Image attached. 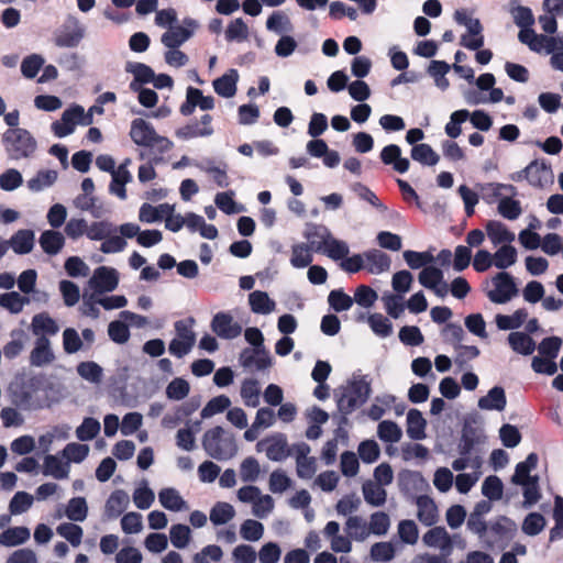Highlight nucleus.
Wrapping results in <instances>:
<instances>
[{
    "mask_svg": "<svg viewBox=\"0 0 563 563\" xmlns=\"http://www.w3.org/2000/svg\"><path fill=\"white\" fill-rule=\"evenodd\" d=\"M454 20L467 27L468 33L462 35L461 45L468 49H478L484 45L483 25L478 19H472L464 10H456Z\"/></svg>",
    "mask_w": 563,
    "mask_h": 563,
    "instance_id": "obj_5",
    "label": "nucleus"
},
{
    "mask_svg": "<svg viewBox=\"0 0 563 563\" xmlns=\"http://www.w3.org/2000/svg\"><path fill=\"white\" fill-rule=\"evenodd\" d=\"M528 318V311L525 308L517 309L511 316L497 314L495 318L496 325L499 330H514L522 325Z\"/></svg>",
    "mask_w": 563,
    "mask_h": 563,
    "instance_id": "obj_32",
    "label": "nucleus"
},
{
    "mask_svg": "<svg viewBox=\"0 0 563 563\" xmlns=\"http://www.w3.org/2000/svg\"><path fill=\"white\" fill-rule=\"evenodd\" d=\"M507 405L505 390L500 386H495L487 393L486 396L478 399V407L483 410H498L501 411Z\"/></svg>",
    "mask_w": 563,
    "mask_h": 563,
    "instance_id": "obj_22",
    "label": "nucleus"
},
{
    "mask_svg": "<svg viewBox=\"0 0 563 563\" xmlns=\"http://www.w3.org/2000/svg\"><path fill=\"white\" fill-rule=\"evenodd\" d=\"M130 137L136 145L156 148L161 154L173 147V142L168 137L158 135L154 126L142 118L131 122Z\"/></svg>",
    "mask_w": 563,
    "mask_h": 563,
    "instance_id": "obj_3",
    "label": "nucleus"
},
{
    "mask_svg": "<svg viewBox=\"0 0 563 563\" xmlns=\"http://www.w3.org/2000/svg\"><path fill=\"white\" fill-rule=\"evenodd\" d=\"M55 356L51 349V343L47 336H38L35 341V346L30 354V362L34 366H44L54 361Z\"/></svg>",
    "mask_w": 563,
    "mask_h": 563,
    "instance_id": "obj_17",
    "label": "nucleus"
},
{
    "mask_svg": "<svg viewBox=\"0 0 563 563\" xmlns=\"http://www.w3.org/2000/svg\"><path fill=\"white\" fill-rule=\"evenodd\" d=\"M241 536L247 541H257L263 537L264 526L253 519H247L241 525Z\"/></svg>",
    "mask_w": 563,
    "mask_h": 563,
    "instance_id": "obj_63",
    "label": "nucleus"
},
{
    "mask_svg": "<svg viewBox=\"0 0 563 563\" xmlns=\"http://www.w3.org/2000/svg\"><path fill=\"white\" fill-rule=\"evenodd\" d=\"M311 251L312 249L305 243H298L292 245L290 257L291 265L296 268H303L309 266L313 261Z\"/></svg>",
    "mask_w": 563,
    "mask_h": 563,
    "instance_id": "obj_40",
    "label": "nucleus"
},
{
    "mask_svg": "<svg viewBox=\"0 0 563 563\" xmlns=\"http://www.w3.org/2000/svg\"><path fill=\"white\" fill-rule=\"evenodd\" d=\"M305 238L309 242V246L314 252H320L331 238L329 229L321 224H308L305 231Z\"/></svg>",
    "mask_w": 563,
    "mask_h": 563,
    "instance_id": "obj_18",
    "label": "nucleus"
},
{
    "mask_svg": "<svg viewBox=\"0 0 563 563\" xmlns=\"http://www.w3.org/2000/svg\"><path fill=\"white\" fill-rule=\"evenodd\" d=\"M504 485L496 475L487 476L482 485V494L489 500H499L503 497Z\"/></svg>",
    "mask_w": 563,
    "mask_h": 563,
    "instance_id": "obj_51",
    "label": "nucleus"
},
{
    "mask_svg": "<svg viewBox=\"0 0 563 563\" xmlns=\"http://www.w3.org/2000/svg\"><path fill=\"white\" fill-rule=\"evenodd\" d=\"M129 163L130 159H125V162L120 164L117 170L111 174L112 180L109 186L110 192L122 200L126 199L125 185L132 180V175L126 167Z\"/></svg>",
    "mask_w": 563,
    "mask_h": 563,
    "instance_id": "obj_16",
    "label": "nucleus"
},
{
    "mask_svg": "<svg viewBox=\"0 0 563 563\" xmlns=\"http://www.w3.org/2000/svg\"><path fill=\"white\" fill-rule=\"evenodd\" d=\"M30 539V530L26 527L8 528L0 534V543L4 547L23 544Z\"/></svg>",
    "mask_w": 563,
    "mask_h": 563,
    "instance_id": "obj_35",
    "label": "nucleus"
},
{
    "mask_svg": "<svg viewBox=\"0 0 563 563\" xmlns=\"http://www.w3.org/2000/svg\"><path fill=\"white\" fill-rule=\"evenodd\" d=\"M261 389L258 382L253 378L245 379L241 386V397L247 407H257L260 405Z\"/></svg>",
    "mask_w": 563,
    "mask_h": 563,
    "instance_id": "obj_42",
    "label": "nucleus"
},
{
    "mask_svg": "<svg viewBox=\"0 0 563 563\" xmlns=\"http://www.w3.org/2000/svg\"><path fill=\"white\" fill-rule=\"evenodd\" d=\"M486 232L495 245L510 243L515 240V234L504 223L496 220H490L486 223Z\"/></svg>",
    "mask_w": 563,
    "mask_h": 563,
    "instance_id": "obj_29",
    "label": "nucleus"
},
{
    "mask_svg": "<svg viewBox=\"0 0 563 563\" xmlns=\"http://www.w3.org/2000/svg\"><path fill=\"white\" fill-rule=\"evenodd\" d=\"M88 514V506L84 497H73L66 507L65 515L73 521H84Z\"/></svg>",
    "mask_w": 563,
    "mask_h": 563,
    "instance_id": "obj_45",
    "label": "nucleus"
},
{
    "mask_svg": "<svg viewBox=\"0 0 563 563\" xmlns=\"http://www.w3.org/2000/svg\"><path fill=\"white\" fill-rule=\"evenodd\" d=\"M545 518L540 512H530L526 516L521 529L527 536H537L545 527Z\"/></svg>",
    "mask_w": 563,
    "mask_h": 563,
    "instance_id": "obj_52",
    "label": "nucleus"
},
{
    "mask_svg": "<svg viewBox=\"0 0 563 563\" xmlns=\"http://www.w3.org/2000/svg\"><path fill=\"white\" fill-rule=\"evenodd\" d=\"M230 405L231 400L228 396L219 395L207 402V405L201 410L200 416L202 419L210 418L217 413L223 412L230 407Z\"/></svg>",
    "mask_w": 563,
    "mask_h": 563,
    "instance_id": "obj_50",
    "label": "nucleus"
},
{
    "mask_svg": "<svg viewBox=\"0 0 563 563\" xmlns=\"http://www.w3.org/2000/svg\"><path fill=\"white\" fill-rule=\"evenodd\" d=\"M369 394L371 385L365 377L350 380L346 386L340 389V394H336V404L338 409L343 413L344 421H346L345 416L367 401Z\"/></svg>",
    "mask_w": 563,
    "mask_h": 563,
    "instance_id": "obj_1",
    "label": "nucleus"
},
{
    "mask_svg": "<svg viewBox=\"0 0 563 563\" xmlns=\"http://www.w3.org/2000/svg\"><path fill=\"white\" fill-rule=\"evenodd\" d=\"M199 408V402L189 400L177 406L173 413H166L162 419V426L166 429H173L190 417Z\"/></svg>",
    "mask_w": 563,
    "mask_h": 563,
    "instance_id": "obj_15",
    "label": "nucleus"
},
{
    "mask_svg": "<svg viewBox=\"0 0 563 563\" xmlns=\"http://www.w3.org/2000/svg\"><path fill=\"white\" fill-rule=\"evenodd\" d=\"M29 302V298L21 296L16 291H10L0 295V306L12 313H20L23 306Z\"/></svg>",
    "mask_w": 563,
    "mask_h": 563,
    "instance_id": "obj_49",
    "label": "nucleus"
},
{
    "mask_svg": "<svg viewBox=\"0 0 563 563\" xmlns=\"http://www.w3.org/2000/svg\"><path fill=\"white\" fill-rule=\"evenodd\" d=\"M211 330L221 339L232 340L242 332L240 323L233 320L229 312H218L211 320Z\"/></svg>",
    "mask_w": 563,
    "mask_h": 563,
    "instance_id": "obj_8",
    "label": "nucleus"
},
{
    "mask_svg": "<svg viewBox=\"0 0 563 563\" xmlns=\"http://www.w3.org/2000/svg\"><path fill=\"white\" fill-rule=\"evenodd\" d=\"M418 279L423 287L435 288L443 279V272L435 266H426L419 273Z\"/></svg>",
    "mask_w": 563,
    "mask_h": 563,
    "instance_id": "obj_55",
    "label": "nucleus"
},
{
    "mask_svg": "<svg viewBox=\"0 0 563 563\" xmlns=\"http://www.w3.org/2000/svg\"><path fill=\"white\" fill-rule=\"evenodd\" d=\"M427 421L418 409H410L407 413V434L411 440H423Z\"/></svg>",
    "mask_w": 563,
    "mask_h": 563,
    "instance_id": "obj_25",
    "label": "nucleus"
},
{
    "mask_svg": "<svg viewBox=\"0 0 563 563\" xmlns=\"http://www.w3.org/2000/svg\"><path fill=\"white\" fill-rule=\"evenodd\" d=\"M2 144L10 159H22L33 155L36 140L26 129H8L2 134Z\"/></svg>",
    "mask_w": 563,
    "mask_h": 563,
    "instance_id": "obj_4",
    "label": "nucleus"
},
{
    "mask_svg": "<svg viewBox=\"0 0 563 563\" xmlns=\"http://www.w3.org/2000/svg\"><path fill=\"white\" fill-rule=\"evenodd\" d=\"M508 343L514 352L521 355H531L536 350L534 340L525 332H511L508 335Z\"/></svg>",
    "mask_w": 563,
    "mask_h": 563,
    "instance_id": "obj_26",
    "label": "nucleus"
},
{
    "mask_svg": "<svg viewBox=\"0 0 563 563\" xmlns=\"http://www.w3.org/2000/svg\"><path fill=\"white\" fill-rule=\"evenodd\" d=\"M129 496L122 489L114 490L106 503V514L110 518L119 517L128 507Z\"/></svg>",
    "mask_w": 563,
    "mask_h": 563,
    "instance_id": "obj_30",
    "label": "nucleus"
},
{
    "mask_svg": "<svg viewBox=\"0 0 563 563\" xmlns=\"http://www.w3.org/2000/svg\"><path fill=\"white\" fill-rule=\"evenodd\" d=\"M249 303L254 313L267 314L274 311L276 303L267 292L255 290L249 295Z\"/></svg>",
    "mask_w": 563,
    "mask_h": 563,
    "instance_id": "obj_28",
    "label": "nucleus"
},
{
    "mask_svg": "<svg viewBox=\"0 0 563 563\" xmlns=\"http://www.w3.org/2000/svg\"><path fill=\"white\" fill-rule=\"evenodd\" d=\"M31 330L34 335L46 336L55 335L59 327L47 312H40L32 318Z\"/></svg>",
    "mask_w": 563,
    "mask_h": 563,
    "instance_id": "obj_20",
    "label": "nucleus"
},
{
    "mask_svg": "<svg viewBox=\"0 0 563 563\" xmlns=\"http://www.w3.org/2000/svg\"><path fill=\"white\" fill-rule=\"evenodd\" d=\"M206 453L218 461L229 460L236 453V443L232 435H227L220 426L207 430L202 438Z\"/></svg>",
    "mask_w": 563,
    "mask_h": 563,
    "instance_id": "obj_2",
    "label": "nucleus"
},
{
    "mask_svg": "<svg viewBox=\"0 0 563 563\" xmlns=\"http://www.w3.org/2000/svg\"><path fill=\"white\" fill-rule=\"evenodd\" d=\"M368 324L372 331L380 338H387L393 333L390 320L382 313L375 312L371 314L368 317Z\"/></svg>",
    "mask_w": 563,
    "mask_h": 563,
    "instance_id": "obj_47",
    "label": "nucleus"
},
{
    "mask_svg": "<svg viewBox=\"0 0 563 563\" xmlns=\"http://www.w3.org/2000/svg\"><path fill=\"white\" fill-rule=\"evenodd\" d=\"M517 531L516 522L506 517L499 516L495 521L490 522L487 530V539L485 540L487 548L493 549L496 544L510 541Z\"/></svg>",
    "mask_w": 563,
    "mask_h": 563,
    "instance_id": "obj_6",
    "label": "nucleus"
},
{
    "mask_svg": "<svg viewBox=\"0 0 563 563\" xmlns=\"http://www.w3.org/2000/svg\"><path fill=\"white\" fill-rule=\"evenodd\" d=\"M100 431V423L97 419L87 417L76 430V435L80 441H90L97 437Z\"/></svg>",
    "mask_w": 563,
    "mask_h": 563,
    "instance_id": "obj_59",
    "label": "nucleus"
},
{
    "mask_svg": "<svg viewBox=\"0 0 563 563\" xmlns=\"http://www.w3.org/2000/svg\"><path fill=\"white\" fill-rule=\"evenodd\" d=\"M235 516L232 505L224 501H218L210 510V520L214 526L229 522Z\"/></svg>",
    "mask_w": 563,
    "mask_h": 563,
    "instance_id": "obj_43",
    "label": "nucleus"
},
{
    "mask_svg": "<svg viewBox=\"0 0 563 563\" xmlns=\"http://www.w3.org/2000/svg\"><path fill=\"white\" fill-rule=\"evenodd\" d=\"M240 363L243 367L255 366L256 369H266L272 365V357L265 347L244 349L240 354Z\"/></svg>",
    "mask_w": 563,
    "mask_h": 563,
    "instance_id": "obj_13",
    "label": "nucleus"
},
{
    "mask_svg": "<svg viewBox=\"0 0 563 563\" xmlns=\"http://www.w3.org/2000/svg\"><path fill=\"white\" fill-rule=\"evenodd\" d=\"M495 289L487 292V297L494 303H506L518 295V288L514 277L507 272L497 273L493 278Z\"/></svg>",
    "mask_w": 563,
    "mask_h": 563,
    "instance_id": "obj_7",
    "label": "nucleus"
},
{
    "mask_svg": "<svg viewBox=\"0 0 563 563\" xmlns=\"http://www.w3.org/2000/svg\"><path fill=\"white\" fill-rule=\"evenodd\" d=\"M345 530L356 541H364L371 534L368 525L360 516H350L345 522Z\"/></svg>",
    "mask_w": 563,
    "mask_h": 563,
    "instance_id": "obj_33",
    "label": "nucleus"
},
{
    "mask_svg": "<svg viewBox=\"0 0 563 563\" xmlns=\"http://www.w3.org/2000/svg\"><path fill=\"white\" fill-rule=\"evenodd\" d=\"M189 383L180 377L174 378L166 387V396L173 400H181L189 394Z\"/></svg>",
    "mask_w": 563,
    "mask_h": 563,
    "instance_id": "obj_61",
    "label": "nucleus"
},
{
    "mask_svg": "<svg viewBox=\"0 0 563 563\" xmlns=\"http://www.w3.org/2000/svg\"><path fill=\"white\" fill-rule=\"evenodd\" d=\"M377 435L384 442L394 443L401 439L402 431L396 422L384 420L378 424Z\"/></svg>",
    "mask_w": 563,
    "mask_h": 563,
    "instance_id": "obj_46",
    "label": "nucleus"
},
{
    "mask_svg": "<svg viewBox=\"0 0 563 563\" xmlns=\"http://www.w3.org/2000/svg\"><path fill=\"white\" fill-rule=\"evenodd\" d=\"M330 307L336 311L342 312L349 310L353 305V298L345 294L342 289L331 290L328 296Z\"/></svg>",
    "mask_w": 563,
    "mask_h": 563,
    "instance_id": "obj_57",
    "label": "nucleus"
},
{
    "mask_svg": "<svg viewBox=\"0 0 563 563\" xmlns=\"http://www.w3.org/2000/svg\"><path fill=\"white\" fill-rule=\"evenodd\" d=\"M497 209L499 214L508 220L518 219L522 212L520 201L511 197L500 198Z\"/></svg>",
    "mask_w": 563,
    "mask_h": 563,
    "instance_id": "obj_48",
    "label": "nucleus"
},
{
    "mask_svg": "<svg viewBox=\"0 0 563 563\" xmlns=\"http://www.w3.org/2000/svg\"><path fill=\"white\" fill-rule=\"evenodd\" d=\"M292 450L295 451L294 455L296 456V471L298 477L305 479L311 478L317 471V466L316 459L308 457V454L310 453V446L307 443L301 442L294 444Z\"/></svg>",
    "mask_w": 563,
    "mask_h": 563,
    "instance_id": "obj_12",
    "label": "nucleus"
},
{
    "mask_svg": "<svg viewBox=\"0 0 563 563\" xmlns=\"http://www.w3.org/2000/svg\"><path fill=\"white\" fill-rule=\"evenodd\" d=\"M364 499L374 507L383 506L386 501L387 493L382 485L367 481L362 487Z\"/></svg>",
    "mask_w": 563,
    "mask_h": 563,
    "instance_id": "obj_34",
    "label": "nucleus"
},
{
    "mask_svg": "<svg viewBox=\"0 0 563 563\" xmlns=\"http://www.w3.org/2000/svg\"><path fill=\"white\" fill-rule=\"evenodd\" d=\"M239 79V74L236 69H230L227 74L213 80V89L214 91L223 97L231 98L236 92V81Z\"/></svg>",
    "mask_w": 563,
    "mask_h": 563,
    "instance_id": "obj_21",
    "label": "nucleus"
},
{
    "mask_svg": "<svg viewBox=\"0 0 563 563\" xmlns=\"http://www.w3.org/2000/svg\"><path fill=\"white\" fill-rule=\"evenodd\" d=\"M402 256L411 269L424 268L428 264L434 261L433 255L429 252H416L408 250L404 252Z\"/></svg>",
    "mask_w": 563,
    "mask_h": 563,
    "instance_id": "obj_54",
    "label": "nucleus"
},
{
    "mask_svg": "<svg viewBox=\"0 0 563 563\" xmlns=\"http://www.w3.org/2000/svg\"><path fill=\"white\" fill-rule=\"evenodd\" d=\"M190 528L186 525L176 523L170 527L169 538L172 544L177 549H184L190 541Z\"/></svg>",
    "mask_w": 563,
    "mask_h": 563,
    "instance_id": "obj_56",
    "label": "nucleus"
},
{
    "mask_svg": "<svg viewBox=\"0 0 563 563\" xmlns=\"http://www.w3.org/2000/svg\"><path fill=\"white\" fill-rule=\"evenodd\" d=\"M364 257L366 261L365 268L371 274H380L390 267V257L379 250L367 251L364 253Z\"/></svg>",
    "mask_w": 563,
    "mask_h": 563,
    "instance_id": "obj_23",
    "label": "nucleus"
},
{
    "mask_svg": "<svg viewBox=\"0 0 563 563\" xmlns=\"http://www.w3.org/2000/svg\"><path fill=\"white\" fill-rule=\"evenodd\" d=\"M423 542L429 547L446 549L451 544V539L443 527H434L424 533Z\"/></svg>",
    "mask_w": 563,
    "mask_h": 563,
    "instance_id": "obj_41",
    "label": "nucleus"
},
{
    "mask_svg": "<svg viewBox=\"0 0 563 563\" xmlns=\"http://www.w3.org/2000/svg\"><path fill=\"white\" fill-rule=\"evenodd\" d=\"M89 284L97 292H110L118 287L119 274L115 268L100 266L95 269Z\"/></svg>",
    "mask_w": 563,
    "mask_h": 563,
    "instance_id": "obj_10",
    "label": "nucleus"
},
{
    "mask_svg": "<svg viewBox=\"0 0 563 563\" xmlns=\"http://www.w3.org/2000/svg\"><path fill=\"white\" fill-rule=\"evenodd\" d=\"M57 533L65 538L73 547H78L81 543L84 531L80 526L71 523V522H64L60 523L57 529Z\"/></svg>",
    "mask_w": 563,
    "mask_h": 563,
    "instance_id": "obj_53",
    "label": "nucleus"
},
{
    "mask_svg": "<svg viewBox=\"0 0 563 563\" xmlns=\"http://www.w3.org/2000/svg\"><path fill=\"white\" fill-rule=\"evenodd\" d=\"M416 505L418 507L417 517L424 526H432L438 519V508L433 499L427 495L417 497Z\"/></svg>",
    "mask_w": 563,
    "mask_h": 563,
    "instance_id": "obj_19",
    "label": "nucleus"
},
{
    "mask_svg": "<svg viewBox=\"0 0 563 563\" xmlns=\"http://www.w3.org/2000/svg\"><path fill=\"white\" fill-rule=\"evenodd\" d=\"M263 443H267V457L275 462H280L295 453L292 446H288L287 437L284 433H275L266 438L264 441L257 443V448Z\"/></svg>",
    "mask_w": 563,
    "mask_h": 563,
    "instance_id": "obj_9",
    "label": "nucleus"
},
{
    "mask_svg": "<svg viewBox=\"0 0 563 563\" xmlns=\"http://www.w3.org/2000/svg\"><path fill=\"white\" fill-rule=\"evenodd\" d=\"M8 242L14 253L27 254L33 250L34 246V232L29 229H22L16 231Z\"/></svg>",
    "mask_w": 563,
    "mask_h": 563,
    "instance_id": "obj_24",
    "label": "nucleus"
},
{
    "mask_svg": "<svg viewBox=\"0 0 563 563\" xmlns=\"http://www.w3.org/2000/svg\"><path fill=\"white\" fill-rule=\"evenodd\" d=\"M84 37V31L77 27L73 31H63L54 38L58 47H76Z\"/></svg>",
    "mask_w": 563,
    "mask_h": 563,
    "instance_id": "obj_62",
    "label": "nucleus"
},
{
    "mask_svg": "<svg viewBox=\"0 0 563 563\" xmlns=\"http://www.w3.org/2000/svg\"><path fill=\"white\" fill-rule=\"evenodd\" d=\"M192 35V32L184 26L170 27L162 35V43L168 48H177Z\"/></svg>",
    "mask_w": 563,
    "mask_h": 563,
    "instance_id": "obj_31",
    "label": "nucleus"
},
{
    "mask_svg": "<svg viewBox=\"0 0 563 563\" xmlns=\"http://www.w3.org/2000/svg\"><path fill=\"white\" fill-rule=\"evenodd\" d=\"M528 183L533 187L542 188L544 185L553 180V173L550 165L544 161H532L527 166Z\"/></svg>",
    "mask_w": 563,
    "mask_h": 563,
    "instance_id": "obj_14",
    "label": "nucleus"
},
{
    "mask_svg": "<svg viewBox=\"0 0 563 563\" xmlns=\"http://www.w3.org/2000/svg\"><path fill=\"white\" fill-rule=\"evenodd\" d=\"M249 36V27L246 23L241 19L238 18L230 22L225 30V38L229 42L236 41V42H243L247 40Z\"/></svg>",
    "mask_w": 563,
    "mask_h": 563,
    "instance_id": "obj_58",
    "label": "nucleus"
},
{
    "mask_svg": "<svg viewBox=\"0 0 563 563\" xmlns=\"http://www.w3.org/2000/svg\"><path fill=\"white\" fill-rule=\"evenodd\" d=\"M57 172L53 169L40 170L27 180V188L32 191H41L46 187H51L57 179Z\"/></svg>",
    "mask_w": 563,
    "mask_h": 563,
    "instance_id": "obj_44",
    "label": "nucleus"
},
{
    "mask_svg": "<svg viewBox=\"0 0 563 563\" xmlns=\"http://www.w3.org/2000/svg\"><path fill=\"white\" fill-rule=\"evenodd\" d=\"M517 256L516 247L510 244H505L493 255L494 265L499 269H506L516 263Z\"/></svg>",
    "mask_w": 563,
    "mask_h": 563,
    "instance_id": "obj_39",
    "label": "nucleus"
},
{
    "mask_svg": "<svg viewBox=\"0 0 563 563\" xmlns=\"http://www.w3.org/2000/svg\"><path fill=\"white\" fill-rule=\"evenodd\" d=\"M80 117H82V107L74 104L63 112L60 120L52 123V131L57 137H65L74 132Z\"/></svg>",
    "mask_w": 563,
    "mask_h": 563,
    "instance_id": "obj_11",
    "label": "nucleus"
},
{
    "mask_svg": "<svg viewBox=\"0 0 563 563\" xmlns=\"http://www.w3.org/2000/svg\"><path fill=\"white\" fill-rule=\"evenodd\" d=\"M43 473L45 475H51L56 479H64L68 476L69 465L68 463H64L57 456L49 454L44 459Z\"/></svg>",
    "mask_w": 563,
    "mask_h": 563,
    "instance_id": "obj_37",
    "label": "nucleus"
},
{
    "mask_svg": "<svg viewBox=\"0 0 563 563\" xmlns=\"http://www.w3.org/2000/svg\"><path fill=\"white\" fill-rule=\"evenodd\" d=\"M40 245L48 255H56L65 245L64 235L54 230H46L40 236Z\"/></svg>",
    "mask_w": 563,
    "mask_h": 563,
    "instance_id": "obj_27",
    "label": "nucleus"
},
{
    "mask_svg": "<svg viewBox=\"0 0 563 563\" xmlns=\"http://www.w3.org/2000/svg\"><path fill=\"white\" fill-rule=\"evenodd\" d=\"M77 373L84 379L91 383H99L102 378V368L96 362H81L77 366Z\"/></svg>",
    "mask_w": 563,
    "mask_h": 563,
    "instance_id": "obj_60",
    "label": "nucleus"
},
{
    "mask_svg": "<svg viewBox=\"0 0 563 563\" xmlns=\"http://www.w3.org/2000/svg\"><path fill=\"white\" fill-rule=\"evenodd\" d=\"M33 496L26 492H18L12 497L9 509L13 515L25 512L33 504Z\"/></svg>",
    "mask_w": 563,
    "mask_h": 563,
    "instance_id": "obj_64",
    "label": "nucleus"
},
{
    "mask_svg": "<svg viewBox=\"0 0 563 563\" xmlns=\"http://www.w3.org/2000/svg\"><path fill=\"white\" fill-rule=\"evenodd\" d=\"M411 158L420 164L433 166L435 165L440 157L433 151L431 145L427 143L416 144L411 148Z\"/></svg>",
    "mask_w": 563,
    "mask_h": 563,
    "instance_id": "obj_38",
    "label": "nucleus"
},
{
    "mask_svg": "<svg viewBox=\"0 0 563 563\" xmlns=\"http://www.w3.org/2000/svg\"><path fill=\"white\" fill-rule=\"evenodd\" d=\"M158 499L162 506L170 511H180L187 508L186 501L175 488H163L158 493Z\"/></svg>",
    "mask_w": 563,
    "mask_h": 563,
    "instance_id": "obj_36",
    "label": "nucleus"
}]
</instances>
